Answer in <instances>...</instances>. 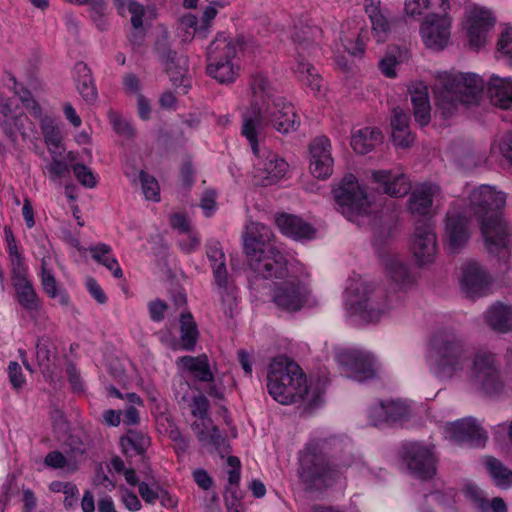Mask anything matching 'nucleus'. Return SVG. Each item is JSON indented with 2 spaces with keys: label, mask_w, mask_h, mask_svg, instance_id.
<instances>
[{
  "label": "nucleus",
  "mask_w": 512,
  "mask_h": 512,
  "mask_svg": "<svg viewBox=\"0 0 512 512\" xmlns=\"http://www.w3.org/2000/svg\"><path fill=\"white\" fill-rule=\"evenodd\" d=\"M461 289L468 297L487 294L491 277L489 272L476 261H468L461 268Z\"/></svg>",
  "instance_id": "obj_18"
},
{
  "label": "nucleus",
  "mask_w": 512,
  "mask_h": 512,
  "mask_svg": "<svg viewBox=\"0 0 512 512\" xmlns=\"http://www.w3.org/2000/svg\"><path fill=\"white\" fill-rule=\"evenodd\" d=\"M4 234L8 248L9 259L11 262V271L27 267L24 263L22 255L18 251L16 239L12 229L9 226L4 227Z\"/></svg>",
  "instance_id": "obj_48"
},
{
  "label": "nucleus",
  "mask_w": 512,
  "mask_h": 512,
  "mask_svg": "<svg viewBox=\"0 0 512 512\" xmlns=\"http://www.w3.org/2000/svg\"><path fill=\"white\" fill-rule=\"evenodd\" d=\"M139 179L145 198L155 202L160 201V189L157 180L143 170L139 173Z\"/></svg>",
  "instance_id": "obj_52"
},
{
  "label": "nucleus",
  "mask_w": 512,
  "mask_h": 512,
  "mask_svg": "<svg viewBox=\"0 0 512 512\" xmlns=\"http://www.w3.org/2000/svg\"><path fill=\"white\" fill-rule=\"evenodd\" d=\"M23 126V116H14L13 114L7 118L0 119V128L11 142H16L17 131Z\"/></svg>",
  "instance_id": "obj_56"
},
{
  "label": "nucleus",
  "mask_w": 512,
  "mask_h": 512,
  "mask_svg": "<svg viewBox=\"0 0 512 512\" xmlns=\"http://www.w3.org/2000/svg\"><path fill=\"white\" fill-rule=\"evenodd\" d=\"M11 280L20 306L28 312L38 311L40 300L31 280L28 279L27 267L12 270Z\"/></svg>",
  "instance_id": "obj_23"
},
{
  "label": "nucleus",
  "mask_w": 512,
  "mask_h": 512,
  "mask_svg": "<svg viewBox=\"0 0 512 512\" xmlns=\"http://www.w3.org/2000/svg\"><path fill=\"white\" fill-rule=\"evenodd\" d=\"M91 257L99 264L110 270L115 278H122L123 271L117 259L112 254V248L104 243L89 248Z\"/></svg>",
  "instance_id": "obj_41"
},
{
  "label": "nucleus",
  "mask_w": 512,
  "mask_h": 512,
  "mask_svg": "<svg viewBox=\"0 0 512 512\" xmlns=\"http://www.w3.org/2000/svg\"><path fill=\"white\" fill-rule=\"evenodd\" d=\"M281 232L294 239H312L315 229L303 219L295 215L282 214L276 219Z\"/></svg>",
  "instance_id": "obj_30"
},
{
  "label": "nucleus",
  "mask_w": 512,
  "mask_h": 512,
  "mask_svg": "<svg viewBox=\"0 0 512 512\" xmlns=\"http://www.w3.org/2000/svg\"><path fill=\"white\" fill-rule=\"evenodd\" d=\"M467 359L464 343L453 330H439L432 335L427 360L437 378L452 379L464 370Z\"/></svg>",
  "instance_id": "obj_4"
},
{
  "label": "nucleus",
  "mask_w": 512,
  "mask_h": 512,
  "mask_svg": "<svg viewBox=\"0 0 512 512\" xmlns=\"http://www.w3.org/2000/svg\"><path fill=\"white\" fill-rule=\"evenodd\" d=\"M41 131L49 152L52 155L57 154L62 143V135L50 117L41 118Z\"/></svg>",
  "instance_id": "obj_46"
},
{
  "label": "nucleus",
  "mask_w": 512,
  "mask_h": 512,
  "mask_svg": "<svg viewBox=\"0 0 512 512\" xmlns=\"http://www.w3.org/2000/svg\"><path fill=\"white\" fill-rule=\"evenodd\" d=\"M365 12L368 15L371 25L372 33L378 43H383L387 40L391 26L387 17L381 10L380 0H366L365 1Z\"/></svg>",
  "instance_id": "obj_28"
},
{
  "label": "nucleus",
  "mask_w": 512,
  "mask_h": 512,
  "mask_svg": "<svg viewBox=\"0 0 512 512\" xmlns=\"http://www.w3.org/2000/svg\"><path fill=\"white\" fill-rule=\"evenodd\" d=\"M139 494L142 499L149 504L155 503L157 499L162 497V501L164 502V497L167 496L166 492L159 490L158 487L151 488L146 482H140L138 484Z\"/></svg>",
  "instance_id": "obj_61"
},
{
  "label": "nucleus",
  "mask_w": 512,
  "mask_h": 512,
  "mask_svg": "<svg viewBox=\"0 0 512 512\" xmlns=\"http://www.w3.org/2000/svg\"><path fill=\"white\" fill-rule=\"evenodd\" d=\"M468 378L476 390L489 395L499 392L503 385L496 356L488 351L474 355Z\"/></svg>",
  "instance_id": "obj_9"
},
{
  "label": "nucleus",
  "mask_w": 512,
  "mask_h": 512,
  "mask_svg": "<svg viewBox=\"0 0 512 512\" xmlns=\"http://www.w3.org/2000/svg\"><path fill=\"white\" fill-rule=\"evenodd\" d=\"M483 91L484 81L474 73L439 72L434 83L436 112L450 119L461 106L477 104Z\"/></svg>",
  "instance_id": "obj_2"
},
{
  "label": "nucleus",
  "mask_w": 512,
  "mask_h": 512,
  "mask_svg": "<svg viewBox=\"0 0 512 512\" xmlns=\"http://www.w3.org/2000/svg\"><path fill=\"white\" fill-rule=\"evenodd\" d=\"M446 438L456 444H468L471 447L483 446L487 440L486 432L476 423L467 418L449 423L445 428Z\"/></svg>",
  "instance_id": "obj_19"
},
{
  "label": "nucleus",
  "mask_w": 512,
  "mask_h": 512,
  "mask_svg": "<svg viewBox=\"0 0 512 512\" xmlns=\"http://www.w3.org/2000/svg\"><path fill=\"white\" fill-rule=\"evenodd\" d=\"M355 463L350 442L337 436L317 438L305 447L299 477L306 491L323 492L340 481Z\"/></svg>",
  "instance_id": "obj_1"
},
{
  "label": "nucleus",
  "mask_w": 512,
  "mask_h": 512,
  "mask_svg": "<svg viewBox=\"0 0 512 512\" xmlns=\"http://www.w3.org/2000/svg\"><path fill=\"white\" fill-rule=\"evenodd\" d=\"M288 265L289 263L284 254L273 247L268 248L262 259H258V261L251 264V269L264 279H283L286 276H291L292 267L289 268Z\"/></svg>",
  "instance_id": "obj_22"
},
{
  "label": "nucleus",
  "mask_w": 512,
  "mask_h": 512,
  "mask_svg": "<svg viewBox=\"0 0 512 512\" xmlns=\"http://www.w3.org/2000/svg\"><path fill=\"white\" fill-rule=\"evenodd\" d=\"M267 389L275 401L288 405L307 395V379L298 364L285 356H279L269 365Z\"/></svg>",
  "instance_id": "obj_5"
},
{
  "label": "nucleus",
  "mask_w": 512,
  "mask_h": 512,
  "mask_svg": "<svg viewBox=\"0 0 512 512\" xmlns=\"http://www.w3.org/2000/svg\"><path fill=\"white\" fill-rule=\"evenodd\" d=\"M271 126L279 133L288 134L298 129L299 117L293 104L283 96L272 98L264 107L251 104L242 114V135L249 142L254 154H258V133L262 126Z\"/></svg>",
  "instance_id": "obj_3"
},
{
  "label": "nucleus",
  "mask_w": 512,
  "mask_h": 512,
  "mask_svg": "<svg viewBox=\"0 0 512 512\" xmlns=\"http://www.w3.org/2000/svg\"><path fill=\"white\" fill-rule=\"evenodd\" d=\"M47 260H41V284L44 292L48 297L56 299L62 306H67L70 302V297L67 291L57 284V281L52 272L47 268Z\"/></svg>",
  "instance_id": "obj_39"
},
{
  "label": "nucleus",
  "mask_w": 512,
  "mask_h": 512,
  "mask_svg": "<svg viewBox=\"0 0 512 512\" xmlns=\"http://www.w3.org/2000/svg\"><path fill=\"white\" fill-rule=\"evenodd\" d=\"M468 221L464 216L448 213L446 218V234L452 250H457L469 239Z\"/></svg>",
  "instance_id": "obj_32"
},
{
  "label": "nucleus",
  "mask_w": 512,
  "mask_h": 512,
  "mask_svg": "<svg viewBox=\"0 0 512 512\" xmlns=\"http://www.w3.org/2000/svg\"><path fill=\"white\" fill-rule=\"evenodd\" d=\"M270 236L271 232L265 226H261L256 228L255 231L251 230L247 233L244 238V251L249 258L250 266L258 261V259H262L263 255L268 251V248L274 247L269 243Z\"/></svg>",
  "instance_id": "obj_24"
},
{
  "label": "nucleus",
  "mask_w": 512,
  "mask_h": 512,
  "mask_svg": "<svg viewBox=\"0 0 512 512\" xmlns=\"http://www.w3.org/2000/svg\"><path fill=\"white\" fill-rule=\"evenodd\" d=\"M321 33L322 30L314 26L301 28L293 34V41L296 44L298 54L296 72L301 77L302 82L310 87L314 93L321 91L323 81L316 69L305 61V55H311L318 50L315 42Z\"/></svg>",
  "instance_id": "obj_8"
},
{
  "label": "nucleus",
  "mask_w": 512,
  "mask_h": 512,
  "mask_svg": "<svg viewBox=\"0 0 512 512\" xmlns=\"http://www.w3.org/2000/svg\"><path fill=\"white\" fill-rule=\"evenodd\" d=\"M71 169L77 181L85 188L92 189L97 186L96 175L86 165L77 163L72 165Z\"/></svg>",
  "instance_id": "obj_55"
},
{
  "label": "nucleus",
  "mask_w": 512,
  "mask_h": 512,
  "mask_svg": "<svg viewBox=\"0 0 512 512\" xmlns=\"http://www.w3.org/2000/svg\"><path fill=\"white\" fill-rule=\"evenodd\" d=\"M109 121L114 129V131L120 136L126 138H133L135 136V129L132 127L130 122L124 119L119 113L116 111H109L108 113Z\"/></svg>",
  "instance_id": "obj_53"
},
{
  "label": "nucleus",
  "mask_w": 512,
  "mask_h": 512,
  "mask_svg": "<svg viewBox=\"0 0 512 512\" xmlns=\"http://www.w3.org/2000/svg\"><path fill=\"white\" fill-rule=\"evenodd\" d=\"M239 484H228L226 487L224 500L225 506L230 512H238L237 507L240 504L241 494L238 489Z\"/></svg>",
  "instance_id": "obj_60"
},
{
  "label": "nucleus",
  "mask_w": 512,
  "mask_h": 512,
  "mask_svg": "<svg viewBox=\"0 0 512 512\" xmlns=\"http://www.w3.org/2000/svg\"><path fill=\"white\" fill-rule=\"evenodd\" d=\"M238 43L225 33H219L207 49V62L232 61L237 54Z\"/></svg>",
  "instance_id": "obj_29"
},
{
  "label": "nucleus",
  "mask_w": 512,
  "mask_h": 512,
  "mask_svg": "<svg viewBox=\"0 0 512 512\" xmlns=\"http://www.w3.org/2000/svg\"><path fill=\"white\" fill-rule=\"evenodd\" d=\"M410 94L415 121L422 127L428 125L431 119V109L427 87L419 84L410 91Z\"/></svg>",
  "instance_id": "obj_37"
},
{
  "label": "nucleus",
  "mask_w": 512,
  "mask_h": 512,
  "mask_svg": "<svg viewBox=\"0 0 512 512\" xmlns=\"http://www.w3.org/2000/svg\"><path fill=\"white\" fill-rule=\"evenodd\" d=\"M497 50L503 54H510L512 52V27L506 26L501 32L497 42Z\"/></svg>",
  "instance_id": "obj_64"
},
{
  "label": "nucleus",
  "mask_w": 512,
  "mask_h": 512,
  "mask_svg": "<svg viewBox=\"0 0 512 512\" xmlns=\"http://www.w3.org/2000/svg\"><path fill=\"white\" fill-rule=\"evenodd\" d=\"M178 363L187 371L192 373L198 381L212 382L214 380L208 357L205 354L197 357L187 355L182 356L178 359Z\"/></svg>",
  "instance_id": "obj_40"
},
{
  "label": "nucleus",
  "mask_w": 512,
  "mask_h": 512,
  "mask_svg": "<svg viewBox=\"0 0 512 512\" xmlns=\"http://www.w3.org/2000/svg\"><path fill=\"white\" fill-rule=\"evenodd\" d=\"M207 73L221 84L234 82L237 75L232 61L208 62Z\"/></svg>",
  "instance_id": "obj_47"
},
{
  "label": "nucleus",
  "mask_w": 512,
  "mask_h": 512,
  "mask_svg": "<svg viewBox=\"0 0 512 512\" xmlns=\"http://www.w3.org/2000/svg\"><path fill=\"white\" fill-rule=\"evenodd\" d=\"M44 464L53 469H66L68 472H75L78 469L75 460L67 458L59 451L49 452L44 458Z\"/></svg>",
  "instance_id": "obj_50"
},
{
  "label": "nucleus",
  "mask_w": 512,
  "mask_h": 512,
  "mask_svg": "<svg viewBox=\"0 0 512 512\" xmlns=\"http://www.w3.org/2000/svg\"><path fill=\"white\" fill-rule=\"evenodd\" d=\"M120 444L126 455L130 452L141 455L144 454L150 446V438L142 431L129 429L127 434L120 438Z\"/></svg>",
  "instance_id": "obj_42"
},
{
  "label": "nucleus",
  "mask_w": 512,
  "mask_h": 512,
  "mask_svg": "<svg viewBox=\"0 0 512 512\" xmlns=\"http://www.w3.org/2000/svg\"><path fill=\"white\" fill-rule=\"evenodd\" d=\"M254 155L258 158L254 164V178L257 184L262 186L272 185L286 174L288 164L276 153L267 150L260 155V148L258 147V154Z\"/></svg>",
  "instance_id": "obj_16"
},
{
  "label": "nucleus",
  "mask_w": 512,
  "mask_h": 512,
  "mask_svg": "<svg viewBox=\"0 0 512 512\" xmlns=\"http://www.w3.org/2000/svg\"><path fill=\"white\" fill-rule=\"evenodd\" d=\"M483 316L487 326L494 332L505 334L512 331V306L496 302Z\"/></svg>",
  "instance_id": "obj_26"
},
{
  "label": "nucleus",
  "mask_w": 512,
  "mask_h": 512,
  "mask_svg": "<svg viewBox=\"0 0 512 512\" xmlns=\"http://www.w3.org/2000/svg\"><path fill=\"white\" fill-rule=\"evenodd\" d=\"M373 179L381 185L386 194L393 197H403L411 190L410 181L403 173L378 170L373 172Z\"/></svg>",
  "instance_id": "obj_25"
},
{
  "label": "nucleus",
  "mask_w": 512,
  "mask_h": 512,
  "mask_svg": "<svg viewBox=\"0 0 512 512\" xmlns=\"http://www.w3.org/2000/svg\"><path fill=\"white\" fill-rule=\"evenodd\" d=\"M404 458L408 469L415 477L428 480L436 473V459L433 452L419 444L411 443L405 446Z\"/></svg>",
  "instance_id": "obj_17"
},
{
  "label": "nucleus",
  "mask_w": 512,
  "mask_h": 512,
  "mask_svg": "<svg viewBox=\"0 0 512 512\" xmlns=\"http://www.w3.org/2000/svg\"><path fill=\"white\" fill-rule=\"evenodd\" d=\"M74 79L76 88L81 97L89 104L98 99V91L91 69L84 62H77L74 66Z\"/></svg>",
  "instance_id": "obj_31"
},
{
  "label": "nucleus",
  "mask_w": 512,
  "mask_h": 512,
  "mask_svg": "<svg viewBox=\"0 0 512 512\" xmlns=\"http://www.w3.org/2000/svg\"><path fill=\"white\" fill-rule=\"evenodd\" d=\"M309 296L307 284L296 276H290L273 289L272 301L283 311L297 312L307 304Z\"/></svg>",
  "instance_id": "obj_13"
},
{
  "label": "nucleus",
  "mask_w": 512,
  "mask_h": 512,
  "mask_svg": "<svg viewBox=\"0 0 512 512\" xmlns=\"http://www.w3.org/2000/svg\"><path fill=\"white\" fill-rule=\"evenodd\" d=\"M388 424L405 421L411 417V409L405 402L397 400L386 402Z\"/></svg>",
  "instance_id": "obj_49"
},
{
  "label": "nucleus",
  "mask_w": 512,
  "mask_h": 512,
  "mask_svg": "<svg viewBox=\"0 0 512 512\" xmlns=\"http://www.w3.org/2000/svg\"><path fill=\"white\" fill-rule=\"evenodd\" d=\"M491 103L501 109L512 108V80L492 76L488 84Z\"/></svg>",
  "instance_id": "obj_33"
},
{
  "label": "nucleus",
  "mask_w": 512,
  "mask_h": 512,
  "mask_svg": "<svg viewBox=\"0 0 512 512\" xmlns=\"http://www.w3.org/2000/svg\"><path fill=\"white\" fill-rule=\"evenodd\" d=\"M332 192L336 209L350 221H358L370 213L371 202L352 174L345 175Z\"/></svg>",
  "instance_id": "obj_7"
},
{
  "label": "nucleus",
  "mask_w": 512,
  "mask_h": 512,
  "mask_svg": "<svg viewBox=\"0 0 512 512\" xmlns=\"http://www.w3.org/2000/svg\"><path fill=\"white\" fill-rule=\"evenodd\" d=\"M52 357L48 339H39L36 344V359L39 366L48 369L52 362Z\"/></svg>",
  "instance_id": "obj_59"
},
{
  "label": "nucleus",
  "mask_w": 512,
  "mask_h": 512,
  "mask_svg": "<svg viewBox=\"0 0 512 512\" xmlns=\"http://www.w3.org/2000/svg\"><path fill=\"white\" fill-rule=\"evenodd\" d=\"M464 494L477 512H489V502L484 496L482 490H480L476 485H467L464 490Z\"/></svg>",
  "instance_id": "obj_54"
},
{
  "label": "nucleus",
  "mask_w": 512,
  "mask_h": 512,
  "mask_svg": "<svg viewBox=\"0 0 512 512\" xmlns=\"http://www.w3.org/2000/svg\"><path fill=\"white\" fill-rule=\"evenodd\" d=\"M166 69L173 86L186 94L191 87V80L187 76V60L183 56H177L176 53H170Z\"/></svg>",
  "instance_id": "obj_35"
},
{
  "label": "nucleus",
  "mask_w": 512,
  "mask_h": 512,
  "mask_svg": "<svg viewBox=\"0 0 512 512\" xmlns=\"http://www.w3.org/2000/svg\"><path fill=\"white\" fill-rule=\"evenodd\" d=\"M440 191V188L436 184H423L416 188L410 195L409 198V210L412 214H418L426 216L429 214L433 198Z\"/></svg>",
  "instance_id": "obj_27"
},
{
  "label": "nucleus",
  "mask_w": 512,
  "mask_h": 512,
  "mask_svg": "<svg viewBox=\"0 0 512 512\" xmlns=\"http://www.w3.org/2000/svg\"><path fill=\"white\" fill-rule=\"evenodd\" d=\"M335 359L341 368V373L353 380L363 382L376 376V360L365 350L358 348H338Z\"/></svg>",
  "instance_id": "obj_10"
},
{
  "label": "nucleus",
  "mask_w": 512,
  "mask_h": 512,
  "mask_svg": "<svg viewBox=\"0 0 512 512\" xmlns=\"http://www.w3.org/2000/svg\"><path fill=\"white\" fill-rule=\"evenodd\" d=\"M369 419L374 426L388 424L386 402H379L369 408Z\"/></svg>",
  "instance_id": "obj_62"
},
{
  "label": "nucleus",
  "mask_w": 512,
  "mask_h": 512,
  "mask_svg": "<svg viewBox=\"0 0 512 512\" xmlns=\"http://www.w3.org/2000/svg\"><path fill=\"white\" fill-rule=\"evenodd\" d=\"M8 78L12 82L13 86L11 90L15 95L19 97L23 106L29 110V112L36 118H41L42 110L38 102L34 99L31 92L21 83H19L15 76L8 73Z\"/></svg>",
  "instance_id": "obj_45"
},
{
  "label": "nucleus",
  "mask_w": 512,
  "mask_h": 512,
  "mask_svg": "<svg viewBox=\"0 0 512 512\" xmlns=\"http://www.w3.org/2000/svg\"><path fill=\"white\" fill-rule=\"evenodd\" d=\"M219 294L223 313L227 317L233 318L237 309V288L235 286H231L220 289Z\"/></svg>",
  "instance_id": "obj_51"
},
{
  "label": "nucleus",
  "mask_w": 512,
  "mask_h": 512,
  "mask_svg": "<svg viewBox=\"0 0 512 512\" xmlns=\"http://www.w3.org/2000/svg\"><path fill=\"white\" fill-rule=\"evenodd\" d=\"M250 88L254 97L251 104L256 103L259 107H264L268 101L272 102V98L278 96L270 80L261 72L251 76Z\"/></svg>",
  "instance_id": "obj_38"
},
{
  "label": "nucleus",
  "mask_w": 512,
  "mask_h": 512,
  "mask_svg": "<svg viewBox=\"0 0 512 512\" xmlns=\"http://www.w3.org/2000/svg\"><path fill=\"white\" fill-rule=\"evenodd\" d=\"M505 194L489 185H481L469 194V207L477 220L493 214H501L505 205Z\"/></svg>",
  "instance_id": "obj_14"
},
{
  "label": "nucleus",
  "mask_w": 512,
  "mask_h": 512,
  "mask_svg": "<svg viewBox=\"0 0 512 512\" xmlns=\"http://www.w3.org/2000/svg\"><path fill=\"white\" fill-rule=\"evenodd\" d=\"M356 299L352 300L355 311L367 321H377L401 303V296L388 294L384 289H375L372 285L361 282L354 289Z\"/></svg>",
  "instance_id": "obj_6"
},
{
  "label": "nucleus",
  "mask_w": 512,
  "mask_h": 512,
  "mask_svg": "<svg viewBox=\"0 0 512 512\" xmlns=\"http://www.w3.org/2000/svg\"><path fill=\"white\" fill-rule=\"evenodd\" d=\"M382 140L383 136L380 130L366 127L357 130L352 135L351 146L356 153L365 155L381 144Z\"/></svg>",
  "instance_id": "obj_36"
},
{
  "label": "nucleus",
  "mask_w": 512,
  "mask_h": 512,
  "mask_svg": "<svg viewBox=\"0 0 512 512\" xmlns=\"http://www.w3.org/2000/svg\"><path fill=\"white\" fill-rule=\"evenodd\" d=\"M209 406V400L204 395L194 396L190 404L191 413L199 419L198 421L210 420L208 417Z\"/></svg>",
  "instance_id": "obj_58"
},
{
  "label": "nucleus",
  "mask_w": 512,
  "mask_h": 512,
  "mask_svg": "<svg viewBox=\"0 0 512 512\" xmlns=\"http://www.w3.org/2000/svg\"><path fill=\"white\" fill-rule=\"evenodd\" d=\"M309 149L311 173L318 179H326L332 174L334 163L330 140L326 136L317 137Z\"/></svg>",
  "instance_id": "obj_20"
},
{
  "label": "nucleus",
  "mask_w": 512,
  "mask_h": 512,
  "mask_svg": "<svg viewBox=\"0 0 512 512\" xmlns=\"http://www.w3.org/2000/svg\"><path fill=\"white\" fill-rule=\"evenodd\" d=\"M199 332L197 325L190 313H183L180 318V338L182 343V350L193 351Z\"/></svg>",
  "instance_id": "obj_43"
},
{
  "label": "nucleus",
  "mask_w": 512,
  "mask_h": 512,
  "mask_svg": "<svg viewBox=\"0 0 512 512\" xmlns=\"http://www.w3.org/2000/svg\"><path fill=\"white\" fill-rule=\"evenodd\" d=\"M385 270L390 279L401 288L410 286L415 281L409 265L398 256L389 255L386 257Z\"/></svg>",
  "instance_id": "obj_34"
},
{
  "label": "nucleus",
  "mask_w": 512,
  "mask_h": 512,
  "mask_svg": "<svg viewBox=\"0 0 512 512\" xmlns=\"http://www.w3.org/2000/svg\"><path fill=\"white\" fill-rule=\"evenodd\" d=\"M495 18L491 11L476 7L470 12L467 37L471 48L478 50L486 43L488 32L494 27Z\"/></svg>",
  "instance_id": "obj_21"
},
{
  "label": "nucleus",
  "mask_w": 512,
  "mask_h": 512,
  "mask_svg": "<svg viewBox=\"0 0 512 512\" xmlns=\"http://www.w3.org/2000/svg\"><path fill=\"white\" fill-rule=\"evenodd\" d=\"M495 484L503 489L512 487V470L504 466L501 461L494 457H488L485 461Z\"/></svg>",
  "instance_id": "obj_44"
},
{
  "label": "nucleus",
  "mask_w": 512,
  "mask_h": 512,
  "mask_svg": "<svg viewBox=\"0 0 512 512\" xmlns=\"http://www.w3.org/2000/svg\"><path fill=\"white\" fill-rule=\"evenodd\" d=\"M410 249L420 267L432 264L435 261L438 248L431 218H421L416 221Z\"/></svg>",
  "instance_id": "obj_12"
},
{
  "label": "nucleus",
  "mask_w": 512,
  "mask_h": 512,
  "mask_svg": "<svg viewBox=\"0 0 512 512\" xmlns=\"http://www.w3.org/2000/svg\"><path fill=\"white\" fill-rule=\"evenodd\" d=\"M451 19L448 15L433 13L425 17L420 26V34L427 48L443 50L450 37Z\"/></svg>",
  "instance_id": "obj_15"
},
{
  "label": "nucleus",
  "mask_w": 512,
  "mask_h": 512,
  "mask_svg": "<svg viewBox=\"0 0 512 512\" xmlns=\"http://www.w3.org/2000/svg\"><path fill=\"white\" fill-rule=\"evenodd\" d=\"M212 270L218 290L234 286L232 281L229 279L225 262H221L220 264L213 266Z\"/></svg>",
  "instance_id": "obj_63"
},
{
  "label": "nucleus",
  "mask_w": 512,
  "mask_h": 512,
  "mask_svg": "<svg viewBox=\"0 0 512 512\" xmlns=\"http://www.w3.org/2000/svg\"><path fill=\"white\" fill-rule=\"evenodd\" d=\"M455 494L456 492L452 488L436 489L429 493H425L424 497L427 502L436 503L438 505H449L453 502Z\"/></svg>",
  "instance_id": "obj_57"
},
{
  "label": "nucleus",
  "mask_w": 512,
  "mask_h": 512,
  "mask_svg": "<svg viewBox=\"0 0 512 512\" xmlns=\"http://www.w3.org/2000/svg\"><path fill=\"white\" fill-rule=\"evenodd\" d=\"M487 251L500 260H507L512 246V228L501 214L478 220Z\"/></svg>",
  "instance_id": "obj_11"
}]
</instances>
